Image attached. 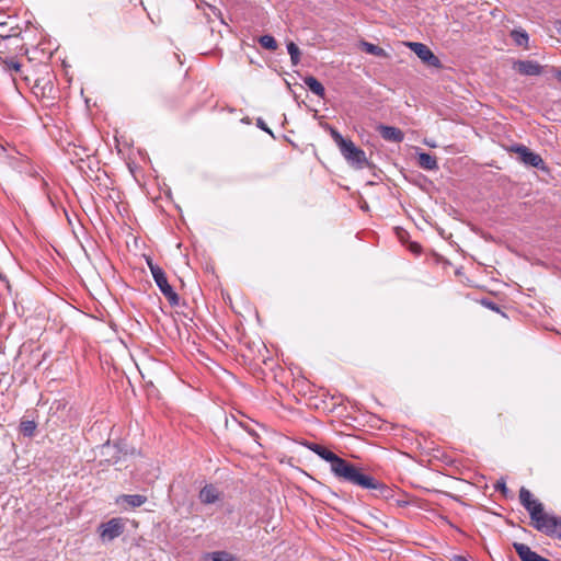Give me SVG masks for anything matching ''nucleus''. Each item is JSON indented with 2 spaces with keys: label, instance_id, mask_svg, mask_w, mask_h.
<instances>
[{
  "label": "nucleus",
  "instance_id": "4468645a",
  "mask_svg": "<svg viewBox=\"0 0 561 561\" xmlns=\"http://www.w3.org/2000/svg\"><path fill=\"white\" fill-rule=\"evenodd\" d=\"M304 82L312 93L320 98L324 96L325 89L317 78L308 76L304 79Z\"/></svg>",
  "mask_w": 561,
  "mask_h": 561
},
{
  "label": "nucleus",
  "instance_id": "7ed1b4c3",
  "mask_svg": "<svg viewBox=\"0 0 561 561\" xmlns=\"http://www.w3.org/2000/svg\"><path fill=\"white\" fill-rule=\"evenodd\" d=\"M533 526L549 537L561 538V517L557 515L543 513Z\"/></svg>",
  "mask_w": 561,
  "mask_h": 561
},
{
  "label": "nucleus",
  "instance_id": "473e14b6",
  "mask_svg": "<svg viewBox=\"0 0 561 561\" xmlns=\"http://www.w3.org/2000/svg\"><path fill=\"white\" fill-rule=\"evenodd\" d=\"M12 68H14L15 70H19L20 65L18 62H12Z\"/></svg>",
  "mask_w": 561,
  "mask_h": 561
},
{
  "label": "nucleus",
  "instance_id": "cd10ccee",
  "mask_svg": "<svg viewBox=\"0 0 561 561\" xmlns=\"http://www.w3.org/2000/svg\"><path fill=\"white\" fill-rule=\"evenodd\" d=\"M482 304L493 311H500L497 305L491 300H483Z\"/></svg>",
  "mask_w": 561,
  "mask_h": 561
},
{
  "label": "nucleus",
  "instance_id": "6ab92c4d",
  "mask_svg": "<svg viewBox=\"0 0 561 561\" xmlns=\"http://www.w3.org/2000/svg\"><path fill=\"white\" fill-rule=\"evenodd\" d=\"M511 37L517 46L527 47L529 36L525 30H513L511 32Z\"/></svg>",
  "mask_w": 561,
  "mask_h": 561
},
{
  "label": "nucleus",
  "instance_id": "c756f323",
  "mask_svg": "<svg viewBox=\"0 0 561 561\" xmlns=\"http://www.w3.org/2000/svg\"><path fill=\"white\" fill-rule=\"evenodd\" d=\"M147 264H148V267L151 273H152V267H160L159 265L154 264L150 257L147 259Z\"/></svg>",
  "mask_w": 561,
  "mask_h": 561
},
{
  "label": "nucleus",
  "instance_id": "b1692460",
  "mask_svg": "<svg viewBox=\"0 0 561 561\" xmlns=\"http://www.w3.org/2000/svg\"><path fill=\"white\" fill-rule=\"evenodd\" d=\"M20 430L24 436L31 437L35 434V422L30 420H23L21 422Z\"/></svg>",
  "mask_w": 561,
  "mask_h": 561
},
{
  "label": "nucleus",
  "instance_id": "7c9ffc66",
  "mask_svg": "<svg viewBox=\"0 0 561 561\" xmlns=\"http://www.w3.org/2000/svg\"><path fill=\"white\" fill-rule=\"evenodd\" d=\"M42 54L45 56L46 59H48L51 56V51H46L45 48H41Z\"/></svg>",
  "mask_w": 561,
  "mask_h": 561
},
{
  "label": "nucleus",
  "instance_id": "f257e3e1",
  "mask_svg": "<svg viewBox=\"0 0 561 561\" xmlns=\"http://www.w3.org/2000/svg\"><path fill=\"white\" fill-rule=\"evenodd\" d=\"M309 449L323 460L330 462L331 471L336 478L363 489L371 490L377 496L385 499L390 496L391 490L386 484L378 481L373 476L362 472L355 465L339 457L324 446L311 444Z\"/></svg>",
  "mask_w": 561,
  "mask_h": 561
},
{
  "label": "nucleus",
  "instance_id": "f704fd0d",
  "mask_svg": "<svg viewBox=\"0 0 561 561\" xmlns=\"http://www.w3.org/2000/svg\"><path fill=\"white\" fill-rule=\"evenodd\" d=\"M426 145H427V146H430V147H432V148H435V147H436V145H435V144H433V141H430V142H427V141H426Z\"/></svg>",
  "mask_w": 561,
  "mask_h": 561
},
{
  "label": "nucleus",
  "instance_id": "bb28decb",
  "mask_svg": "<svg viewBox=\"0 0 561 561\" xmlns=\"http://www.w3.org/2000/svg\"><path fill=\"white\" fill-rule=\"evenodd\" d=\"M494 488H495L496 491L502 492L504 495H506L507 492H508L506 483H505V481L503 479L496 481Z\"/></svg>",
  "mask_w": 561,
  "mask_h": 561
},
{
  "label": "nucleus",
  "instance_id": "a211bd4d",
  "mask_svg": "<svg viewBox=\"0 0 561 561\" xmlns=\"http://www.w3.org/2000/svg\"><path fill=\"white\" fill-rule=\"evenodd\" d=\"M203 561H236V558L226 551L206 553Z\"/></svg>",
  "mask_w": 561,
  "mask_h": 561
},
{
  "label": "nucleus",
  "instance_id": "f03ea898",
  "mask_svg": "<svg viewBox=\"0 0 561 561\" xmlns=\"http://www.w3.org/2000/svg\"><path fill=\"white\" fill-rule=\"evenodd\" d=\"M330 135L336 146L339 147L341 154L351 165L363 169L367 164V158L364 150L356 147L351 139L344 138L335 128H330Z\"/></svg>",
  "mask_w": 561,
  "mask_h": 561
},
{
  "label": "nucleus",
  "instance_id": "aec40b11",
  "mask_svg": "<svg viewBox=\"0 0 561 561\" xmlns=\"http://www.w3.org/2000/svg\"><path fill=\"white\" fill-rule=\"evenodd\" d=\"M123 499L131 507H139L147 501V497L140 494L123 495Z\"/></svg>",
  "mask_w": 561,
  "mask_h": 561
},
{
  "label": "nucleus",
  "instance_id": "5701e85b",
  "mask_svg": "<svg viewBox=\"0 0 561 561\" xmlns=\"http://www.w3.org/2000/svg\"><path fill=\"white\" fill-rule=\"evenodd\" d=\"M260 45L268 50H275L277 48L276 39L272 35H262L259 38Z\"/></svg>",
  "mask_w": 561,
  "mask_h": 561
},
{
  "label": "nucleus",
  "instance_id": "412c9836",
  "mask_svg": "<svg viewBox=\"0 0 561 561\" xmlns=\"http://www.w3.org/2000/svg\"><path fill=\"white\" fill-rule=\"evenodd\" d=\"M20 42V37H16V41H0V55L19 48Z\"/></svg>",
  "mask_w": 561,
  "mask_h": 561
},
{
  "label": "nucleus",
  "instance_id": "a878e982",
  "mask_svg": "<svg viewBox=\"0 0 561 561\" xmlns=\"http://www.w3.org/2000/svg\"><path fill=\"white\" fill-rule=\"evenodd\" d=\"M118 453V449L117 447L114 445L112 446L111 444H105L102 446V454L103 455H115Z\"/></svg>",
  "mask_w": 561,
  "mask_h": 561
},
{
  "label": "nucleus",
  "instance_id": "39448f33",
  "mask_svg": "<svg viewBox=\"0 0 561 561\" xmlns=\"http://www.w3.org/2000/svg\"><path fill=\"white\" fill-rule=\"evenodd\" d=\"M511 151L517 153L518 159L524 164L530 165V167H534L537 169H541V170L545 169V162H543L542 158L538 153L529 150L526 146L514 145L511 147Z\"/></svg>",
  "mask_w": 561,
  "mask_h": 561
},
{
  "label": "nucleus",
  "instance_id": "f3484780",
  "mask_svg": "<svg viewBox=\"0 0 561 561\" xmlns=\"http://www.w3.org/2000/svg\"><path fill=\"white\" fill-rule=\"evenodd\" d=\"M360 47L367 54H370V55H374L377 57H382V58L388 57L387 51L383 48H381L375 44L363 41V42H360Z\"/></svg>",
  "mask_w": 561,
  "mask_h": 561
},
{
  "label": "nucleus",
  "instance_id": "0eeeda50",
  "mask_svg": "<svg viewBox=\"0 0 561 561\" xmlns=\"http://www.w3.org/2000/svg\"><path fill=\"white\" fill-rule=\"evenodd\" d=\"M7 22H0V41H16L20 37V28L14 18H5Z\"/></svg>",
  "mask_w": 561,
  "mask_h": 561
},
{
  "label": "nucleus",
  "instance_id": "20e7f679",
  "mask_svg": "<svg viewBox=\"0 0 561 561\" xmlns=\"http://www.w3.org/2000/svg\"><path fill=\"white\" fill-rule=\"evenodd\" d=\"M152 277L160 291L171 306H179L180 297L169 284L164 271L161 267H152Z\"/></svg>",
  "mask_w": 561,
  "mask_h": 561
},
{
  "label": "nucleus",
  "instance_id": "72a5a7b5",
  "mask_svg": "<svg viewBox=\"0 0 561 561\" xmlns=\"http://www.w3.org/2000/svg\"><path fill=\"white\" fill-rule=\"evenodd\" d=\"M557 79L561 82V70H559L556 75Z\"/></svg>",
  "mask_w": 561,
  "mask_h": 561
},
{
  "label": "nucleus",
  "instance_id": "4be33fe9",
  "mask_svg": "<svg viewBox=\"0 0 561 561\" xmlns=\"http://www.w3.org/2000/svg\"><path fill=\"white\" fill-rule=\"evenodd\" d=\"M287 51L290 55V60L294 66L298 65L300 61V49L299 47L294 43L289 42L287 44Z\"/></svg>",
  "mask_w": 561,
  "mask_h": 561
},
{
  "label": "nucleus",
  "instance_id": "dca6fc26",
  "mask_svg": "<svg viewBox=\"0 0 561 561\" xmlns=\"http://www.w3.org/2000/svg\"><path fill=\"white\" fill-rule=\"evenodd\" d=\"M525 510L529 513L531 523L538 522L539 517L545 513L543 505L538 500L531 501V504Z\"/></svg>",
  "mask_w": 561,
  "mask_h": 561
},
{
  "label": "nucleus",
  "instance_id": "6e6552de",
  "mask_svg": "<svg viewBox=\"0 0 561 561\" xmlns=\"http://www.w3.org/2000/svg\"><path fill=\"white\" fill-rule=\"evenodd\" d=\"M101 537L103 540H113L118 537L124 529V526L118 518H113L101 526Z\"/></svg>",
  "mask_w": 561,
  "mask_h": 561
},
{
  "label": "nucleus",
  "instance_id": "393cba45",
  "mask_svg": "<svg viewBox=\"0 0 561 561\" xmlns=\"http://www.w3.org/2000/svg\"><path fill=\"white\" fill-rule=\"evenodd\" d=\"M534 500L535 499L533 497L531 492L528 489H526L525 486H522L519 490L520 504L524 507H528L531 504V501H534Z\"/></svg>",
  "mask_w": 561,
  "mask_h": 561
},
{
  "label": "nucleus",
  "instance_id": "9d476101",
  "mask_svg": "<svg viewBox=\"0 0 561 561\" xmlns=\"http://www.w3.org/2000/svg\"><path fill=\"white\" fill-rule=\"evenodd\" d=\"M515 69L523 76H539L542 72V67L535 60H519Z\"/></svg>",
  "mask_w": 561,
  "mask_h": 561
},
{
  "label": "nucleus",
  "instance_id": "423d86ee",
  "mask_svg": "<svg viewBox=\"0 0 561 561\" xmlns=\"http://www.w3.org/2000/svg\"><path fill=\"white\" fill-rule=\"evenodd\" d=\"M408 46L410 49L426 65L431 67H440V60L433 51L423 43L409 42Z\"/></svg>",
  "mask_w": 561,
  "mask_h": 561
},
{
  "label": "nucleus",
  "instance_id": "9b49d317",
  "mask_svg": "<svg viewBox=\"0 0 561 561\" xmlns=\"http://www.w3.org/2000/svg\"><path fill=\"white\" fill-rule=\"evenodd\" d=\"M377 130L380 136L388 141L401 142L404 139L402 130L393 126L379 125Z\"/></svg>",
  "mask_w": 561,
  "mask_h": 561
},
{
  "label": "nucleus",
  "instance_id": "c85d7f7f",
  "mask_svg": "<svg viewBox=\"0 0 561 561\" xmlns=\"http://www.w3.org/2000/svg\"><path fill=\"white\" fill-rule=\"evenodd\" d=\"M257 126H259L261 129L265 130L266 133H268V134H271V135L273 136V134H272L271 129L265 125V123H264V121H263V119H261V118H259V119H257Z\"/></svg>",
  "mask_w": 561,
  "mask_h": 561
},
{
  "label": "nucleus",
  "instance_id": "2eb2a0df",
  "mask_svg": "<svg viewBox=\"0 0 561 561\" xmlns=\"http://www.w3.org/2000/svg\"><path fill=\"white\" fill-rule=\"evenodd\" d=\"M525 510L529 513L531 523L538 522L539 517L545 513L543 505L538 500L531 501V504Z\"/></svg>",
  "mask_w": 561,
  "mask_h": 561
},
{
  "label": "nucleus",
  "instance_id": "ddd939ff",
  "mask_svg": "<svg viewBox=\"0 0 561 561\" xmlns=\"http://www.w3.org/2000/svg\"><path fill=\"white\" fill-rule=\"evenodd\" d=\"M199 499L205 504H213L219 499L218 490L211 485H205L199 492Z\"/></svg>",
  "mask_w": 561,
  "mask_h": 561
},
{
  "label": "nucleus",
  "instance_id": "2f4dec72",
  "mask_svg": "<svg viewBox=\"0 0 561 561\" xmlns=\"http://www.w3.org/2000/svg\"><path fill=\"white\" fill-rule=\"evenodd\" d=\"M5 18H11V16L5 13H0V22H7Z\"/></svg>",
  "mask_w": 561,
  "mask_h": 561
},
{
  "label": "nucleus",
  "instance_id": "f8f14e48",
  "mask_svg": "<svg viewBox=\"0 0 561 561\" xmlns=\"http://www.w3.org/2000/svg\"><path fill=\"white\" fill-rule=\"evenodd\" d=\"M417 163L422 169L427 171H435L438 169L436 157L427 152L417 153Z\"/></svg>",
  "mask_w": 561,
  "mask_h": 561
},
{
  "label": "nucleus",
  "instance_id": "c9c22d12",
  "mask_svg": "<svg viewBox=\"0 0 561 561\" xmlns=\"http://www.w3.org/2000/svg\"><path fill=\"white\" fill-rule=\"evenodd\" d=\"M42 182L44 186H47V182L44 179L42 180Z\"/></svg>",
  "mask_w": 561,
  "mask_h": 561
},
{
  "label": "nucleus",
  "instance_id": "1a4fd4ad",
  "mask_svg": "<svg viewBox=\"0 0 561 561\" xmlns=\"http://www.w3.org/2000/svg\"><path fill=\"white\" fill-rule=\"evenodd\" d=\"M513 547L522 561H550L533 551L527 545L514 542Z\"/></svg>",
  "mask_w": 561,
  "mask_h": 561
}]
</instances>
